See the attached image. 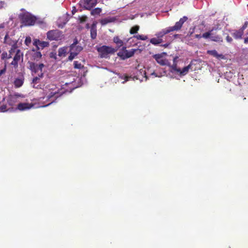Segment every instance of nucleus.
<instances>
[{
    "mask_svg": "<svg viewBox=\"0 0 248 248\" xmlns=\"http://www.w3.org/2000/svg\"><path fill=\"white\" fill-rule=\"evenodd\" d=\"M44 78V74L41 73L38 74L37 76L34 77L32 80V86L34 88L42 89L43 90V93L44 96L39 98V101L45 102L48 101L52 103L58 97V93L57 90L53 89V85H47L45 86L44 81H47L49 79L46 78Z\"/></svg>",
    "mask_w": 248,
    "mask_h": 248,
    "instance_id": "f257e3e1",
    "label": "nucleus"
},
{
    "mask_svg": "<svg viewBox=\"0 0 248 248\" xmlns=\"http://www.w3.org/2000/svg\"><path fill=\"white\" fill-rule=\"evenodd\" d=\"M187 17L186 16H184L182 18H181L179 21L176 22L174 26L172 27H169L162 29L160 31L156 32L155 35L156 36V37L162 39V37H163L165 34L169 33L171 31H177L180 30L182 25L185 23V22L187 20Z\"/></svg>",
    "mask_w": 248,
    "mask_h": 248,
    "instance_id": "f03ea898",
    "label": "nucleus"
},
{
    "mask_svg": "<svg viewBox=\"0 0 248 248\" xmlns=\"http://www.w3.org/2000/svg\"><path fill=\"white\" fill-rule=\"evenodd\" d=\"M22 23L25 26H32L36 22V17L29 12H24L20 15Z\"/></svg>",
    "mask_w": 248,
    "mask_h": 248,
    "instance_id": "7ed1b4c3",
    "label": "nucleus"
},
{
    "mask_svg": "<svg viewBox=\"0 0 248 248\" xmlns=\"http://www.w3.org/2000/svg\"><path fill=\"white\" fill-rule=\"evenodd\" d=\"M178 57H175L173 59V63L171 66V72L173 74H177L181 76H185L187 74L191 66L190 64H189L183 68L182 69H181L180 68H178L176 63V61Z\"/></svg>",
    "mask_w": 248,
    "mask_h": 248,
    "instance_id": "20e7f679",
    "label": "nucleus"
},
{
    "mask_svg": "<svg viewBox=\"0 0 248 248\" xmlns=\"http://www.w3.org/2000/svg\"><path fill=\"white\" fill-rule=\"evenodd\" d=\"M47 38L50 41H61L64 38L62 31L58 30L48 31L46 33Z\"/></svg>",
    "mask_w": 248,
    "mask_h": 248,
    "instance_id": "39448f33",
    "label": "nucleus"
},
{
    "mask_svg": "<svg viewBox=\"0 0 248 248\" xmlns=\"http://www.w3.org/2000/svg\"><path fill=\"white\" fill-rule=\"evenodd\" d=\"M217 30V28L213 27L208 31L202 34V36L205 39L209 38L211 41L214 42H222V39L220 36L216 35L214 31Z\"/></svg>",
    "mask_w": 248,
    "mask_h": 248,
    "instance_id": "423d86ee",
    "label": "nucleus"
},
{
    "mask_svg": "<svg viewBox=\"0 0 248 248\" xmlns=\"http://www.w3.org/2000/svg\"><path fill=\"white\" fill-rule=\"evenodd\" d=\"M52 103V101L49 102L46 105L39 106V105H36L35 104H34L33 103H25V102L20 103L18 104L17 108L20 111H25V110H29L31 108H40V107H46V106H49V105H50Z\"/></svg>",
    "mask_w": 248,
    "mask_h": 248,
    "instance_id": "0eeeda50",
    "label": "nucleus"
},
{
    "mask_svg": "<svg viewBox=\"0 0 248 248\" xmlns=\"http://www.w3.org/2000/svg\"><path fill=\"white\" fill-rule=\"evenodd\" d=\"M97 51L99 53L100 57L107 58L109 54H113L116 50L111 46H103L97 48Z\"/></svg>",
    "mask_w": 248,
    "mask_h": 248,
    "instance_id": "6e6552de",
    "label": "nucleus"
},
{
    "mask_svg": "<svg viewBox=\"0 0 248 248\" xmlns=\"http://www.w3.org/2000/svg\"><path fill=\"white\" fill-rule=\"evenodd\" d=\"M136 74L135 78L136 79H139L140 81H143L147 80L148 78L147 74H149L148 72H146L144 67L142 68L140 65H138Z\"/></svg>",
    "mask_w": 248,
    "mask_h": 248,
    "instance_id": "1a4fd4ad",
    "label": "nucleus"
},
{
    "mask_svg": "<svg viewBox=\"0 0 248 248\" xmlns=\"http://www.w3.org/2000/svg\"><path fill=\"white\" fill-rule=\"evenodd\" d=\"M97 4V0H80L79 2V5L87 10H90L94 7Z\"/></svg>",
    "mask_w": 248,
    "mask_h": 248,
    "instance_id": "9d476101",
    "label": "nucleus"
},
{
    "mask_svg": "<svg viewBox=\"0 0 248 248\" xmlns=\"http://www.w3.org/2000/svg\"><path fill=\"white\" fill-rule=\"evenodd\" d=\"M45 67L43 63H37L36 62H31L30 68L32 73L41 74L42 73L43 68Z\"/></svg>",
    "mask_w": 248,
    "mask_h": 248,
    "instance_id": "9b49d317",
    "label": "nucleus"
},
{
    "mask_svg": "<svg viewBox=\"0 0 248 248\" xmlns=\"http://www.w3.org/2000/svg\"><path fill=\"white\" fill-rule=\"evenodd\" d=\"M23 59V53L21 52L19 49L16 50V53L14 57L13 61L11 62V64L16 68L18 66V63Z\"/></svg>",
    "mask_w": 248,
    "mask_h": 248,
    "instance_id": "f8f14e48",
    "label": "nucleus"
},
{
    "mask_svg": "<svg viewBox=\"0 0 248 248\" xmlns=\"http://www.w3.org/2000/svg\"><path fill=\"white\" fill-rule=\"evenodd\" d=\"M71 78H72L71 80H70L68 82H65L64 83V85L70 86L69 90H66V92H68L69 93H71L74 89L78 87V86L76 82V79H78V78H75L73 76H72Z\"/></svg>",
    "mask_w": 248,
    "mask_h": 248,
    "instance_id": "ddd939ff",
    "label": "nucleus"
},
{
    "mask_svg": "<svg viewBox=\"0 0 248 248\" xmlns=\"http://www.w3.org/2000/svg\"><path fill=\"white\" fill-rule=\"evenodd\" d=\"M4 43L12 46V48L16 49V47L17 41L13 39L9 36V32H7L4 39Z\"/></svg>",
    "mask_w": 248,
    "mask_h": 248,
    "instance_id": "4468645a",
    "label": "nucleus"
},
{
    "mask_svg": "<svg viewBox=\"0 0 248 248\" xmlns=\"http://www.w3.org/2000/svg\"><path fill=\"white\" fill-rule=\"evenodd\" d=\"M154 58L156 61L157 63L162 65H165L167 64V61L164 58L163 54H155L154 56Z\"/></svg>",
    "mask_w": 248,
    "mask_h": 248,
    "instance_id": "2eb2a0df",
    "label": "nucleus"
},
{
    "mask_svg": "<svg viewBox=\"0 0 248 248\" xmlns=\"http://www.w3.org/2000/svg\"><path fill=\"white\" fill-rule=\"evenodd\" d=\"M78 44V41L77 39L74 40V43L70 46V51H75V53L78 55L82 49V47L80 46L77 45Z\"/></svg>",
    "mask_w": 248,
    "mask_h": 248,
    "instance_id": "dca6fc26",
    "label": "nucleus"
},
{
    "mask_svg": "<svg viewBox=\"0 0 248 248\" xmlns=\"http://www.w3.org/2000/svg\"><path fill=\"white\" fill-rule=\"evenodd\" d=\"M115 20V17L109 16L101 19L100 20V23L102 25H106L108 23L113 22Z\"/></svg>",
    "mask_w": 248,
    "mask_h": 248,
    "instance_id": "f3484780",
    "label": "nucleus"
},
{
    "mask_svg": "<svg viewBox=\"0 0 248 248\" xmlns=\"http://www.w3.org/2000/svg\"><path fill=\"white\" fill-rule=\"evenodd\" d=\"M23 82L24 78L23 77H20L15 79L14 81V84L16 87L19 88L23 85Z\"/></svg>",
    "mask_w": 248,
    "mask_h": 248,
    "instance_id": "a211bd4d",
    "label": "nucleus"
},
{
    "mask_svg": "<svg viewBox=\"0 0 248 248\" xmlns=\"http://www.w3.org/2000/svg\"><path fill=\"white\" fill-rule=\"evenodd\" d=\"M118 56L123 60L127 59V54L126 53V47H123L122 50L118 53Z\"/></svg>",
    "mask_w": 248,
    "mask_h": 248,
    "instance_id": "6ab92c4d",
    "label": "nucleus"
},
{
    "mask_svg": "<svg viewBox=\"0 0 248 248\" xmlns=\"http://www.w3.org/2000/svg\"><path fill=\"white\" fill-rule=\"evenodd\" d=\"M208 53L218 59H223L224 58L222 54H218L217 52L215 50H209L208 51Z\"/></svg>",
    "mask_w": 248,
    "mask_h": 248,
    "instance_id": "aec40b11",
    "label": "nucleus"
},
{
    "mask_svg": "<svg viewBox=\"0 0 248 248\" xmlns=\"http://www.w3.org/2000/svg\"><path fill=\"white\" fill-rule=\"evenodd\" d=\"M67 47H62L58 49V56L60 57H65L67 52Z\"/></svg>",
    "mask_w": 248,
    "mask_h": 248,
    "instance_id": "412c9836",
    "label": "nucleus"
},
{
    "mask_svg": "<svg viewBox=\"0 0 248 248\" xmlns=\"http://www.w3.org/2000/svg\"><path fill=\"white\" fill-rule=\"evenodd\" d=\"M243 33L244 31L241 29H239L233 33V36L236 39H240L242 38Z\"/></svg>",
    "mask_w": 248,
    "mask_h": 248,
    "instance_id": "4be33fe9",
    "label": "nucleus"
},
{
    "mask_svg": "<svg viewBox=\"0 0 248 248\" xmlns=\"http://www.w3.org/2000/svg\"><path fill=\"white\" fill-rule=\"evenodd\" d=\"M163 42V40L161 38H153L150 39V42L154 45H158L161 44Z\"/></svg>",
    "mask_w": 248,
    "mask_h": 248,
    "instance_id": "5701e85b",
    "label": "nucleus"
},
{
    "mask_svg": "<svg viewBox=\"0 0 248 248\" xmlns=\"http://www.w3.org/2000/svg\"><path fill=\"white\" fill-rule=\"evenodd\" d=\"M113 42L116 44L118 48L124 45L123 41L118 36H116L113 38Z\"/></svg>",
    "mask_w": 248,
    "mask_h": 248,
    "instance_id": "b1692460",
    "label": "nucleus"
},
{
    "mask_svg": "<svg viewBox=\"0 0 248 248\" xmlns=\"http://www.w3.org/2000/svg\"><path fill=\"white\" fill-rule=\"evenodd\" d=\"M90 31L91 38L93 39H95L97 35L96 29L95 25H93L92 26Z\"/></svg>",
    "mask_w": 248,
    "mask_h": 248,
    "instance_id": "393cba45",
    "label": "nucleus"
},
{
    "mask_svg": "<svg viewBox=\"0 0 248 248\" xmlns=\"http://www.w3.org/2000/svg\"><path fill=\"white\" fill-rule=\"evenodd\" d=\"M137 50L136 49H132L131 50H126V53L127 54V58H130L134 55L135 52Z\"/></svg>",
    "mask_w": 248,
    "mask_h": 248,
    "instance_id": "a878e982",
    "label": "nucleus"
},
{
    "mask_svg": "<svg viewBox=\"0 0 248 248\" xmlns=\"http://www.w3.org/2000/svg\"><path fill=\"white\" fill-rule=\"evenodd\" d=\"M42 54L40 51L34 52L32 55V57L34 60L38 61L42 57Z\"/></svg>",
    "mask_w": 248,
    "mask_h": 248,
    "instance_id": "bb28decb",
    "label": "nucleus"
},
{
    "mask_svg": "<svg viewBox=\"0 0 248 248\" xmlns=\"http://www.w3.org/2000/svg\"><path fill=\"white\" fill-rule=\"evenodd\" d=\"M101 9L99 8H96L91 11V14L93 16L98 15L101 12Z\"/></svg>",
    "mask_w": 248,
    "mask_h": 248,
    "instance_id": "cd10ccee",
    "label": "nucleus"
},
{
    "mask_svg": "<svg viewBox=\"0 0 248 248\" xmlns=\"http://www.w3.org/2000/svg\"><path fill=\"white\" fill-rule=\"evenodd\" d=\"M133 37L141 40H146L148 39V37L146 35L140 34L134 35Z\"/></svg>",
    "mask_w": 248,
    "mask_h": 248,
    "instance_id": "c85d7f7f",
    "label": "nucleus"
},
{
    "mask_svg": "<svg viewBox=\"0 0 248 248\" xmlns=\"http://www.w3.org/2000/svg\"><path fill=\"white\" fill-rule=\"evenodd\" d=\"M119 78L122 79H124V81L122 82L123 84H124L126 81L129 80L130 78H131V77H128L125 75H119Z\"/></svg>",
    "mask_w": 248,
    "mask_h": 248,
    "instance_id": "c756f323",
    "label": "nucleus"
},
{
    "mask_svg": "<svg viewBox=\"0 0 248 248\" xmlns=\"http://www.w3.org/2000/svg\"><path fill=\"white\" fill-rule=\"evenodd\" d=\"M139 26H135L133 27L130 31V32L131 34H134L136 33L139 30Z\"/></svg>",
    "mask_w": 248,
    "mask_h": 248,
    "instance_id": "7c9ffc66",
    "label": "nucleus"
},
{
    "mask_svg": "<svg viewBox=\"0 0 248 248\" xmlns=\"http://www.w3.org/2000/svg\"><path fill=\"white\" fill-rule=\"evenodd\" d=\"M77 55V54L76 53H75V51H70V54L68 57V60L69 61H72Z\"/></svg>",
    "mask_w": 248,
    "mask_h": 248,
    "instance_id": "2f4dec72",
    "label": "nucleus"
},
{
    "mask_svg": "<svg viewBox=\"0 0 248 248\" xmlns=\"http://www.w3.org/2000/svg\"><path fill=\"white\" fill-rule=\"evenodd\" d=\"M31 42V39L30 36L26 37L25 40V44L28 46H29Z\"/></svg>",
    "mask_w": 248,
    "mask_h": 248,
    "instance_id": "473e14b6",
    "label": "nucleus"
},
{
    "mask_svg": "<svg viewBox=\"0 0 248 248\" xmlns=\"http://www.w3.org/2000/svg\"><path fill=\"white\" fill-rule=\"evenodd\" d=\"M16 50V48L14 49V48H11V49L9 51V54L8 55L7 59H10L12 57V52H14Z\"/></svg>",
    "mask_w": 248,
    "mask_h": 248,
    "instance_id": "72a5a7b5",
    "label": "nucleus"
},
{
    "mask_svg": "<svg viewBox=\"0 0 248 248\" xmlns=\"http://www.w3.org/2000/svg\"><path fill=\"white\" fill-rule=\"evenodd\" d=\"M7 6L6 3L3 1H0V9L4 8Z\"/></svg>",
    "mask_w": 248,
    "mask_h": 248,
    "instance_id": "f704fd0d",
    "label": "nucleus"
},
{
    "mask_svg": "<svg viewBox=\"0 0 248 248\" xmlns=\"http://www.w3.org/2000/svg\"><path fill=\"white\" fill-rule=\"evenodd\" d=\"M74 67L76 68H80L81 67V64L78 63L77 61L74 62Z\"/></svg>",
    "mask_w": 248,
    "mask_h": 248,
    "instance_id": "c9c22d12",
    "label": "nucleus"
},
{
    "mask_svg": "<svg viewBox=\"0 0 248 248\" xmlns=\"http://www.w3.org/2000/svg\"><path fill=\"white\" fill-rule=\"evenodd\" d=\"M41 43V41L39 40L35 39L34 40L33 44V45L36 46L37 47H38V46H39L40 44Z\"/></svg>",
    "mask_w": 248,
    "mask_h": 248,
    "instance_id": "e433bc0d",
    "label": "nucleus"
},
{
    "mask_svg": "<svg viewBox=\"0 0 248 248\" xmlns=\"http://www.w3.org/2000/svg\"><path fill=\"white\" fill-rule=\"evenodd\" d=\"M48 45V43H47L46 42H44V41L41 42V41L39 46H42V47H45L46 46H47Z\"/></svg>",
    "mask_w": 248,
    "mask_h": 248,
    "instance_id": "4c0bfd02",
    "label": "nucleus"
},
{
    "mask_svg": "<svg viewBox=\"0 0 248 248\" xmlns=\"http://www.w3.org/2000/svg\"><path fill=\"white\" fill-rule=\"evenodd\" d=\"M1 59L2 60H4L5 59H7V56H8V54L6 52H3L2 54H1Z\"/></svg>",
    "mask_w": 248,
    "mask_h": 248,
    "instance_id": "58836bf2",
    "label": "nucleus"
},
{
    "mask_svg": "<svg viewBox=\"0 0 248 248\" xmlns=\"http://www.w3.org/2000/svg\"><path fill=\"white\" fill-rule=\"evenodd\" d=\"M6 111V106L2 105L0 107V112H5Z\"/></svg>",
    "mask_w": 248,
    "mask_h": 248,
    "instance_id": "ea45409f",
    "label": "nucleus"
},
{
    "mask_svg": "<svg viewBox=\"0 0 248 248\" xmlns=\"http://www.w3.org/2000/svg\"><path fill=\"white\" fill-rule=\"evenodd\" d=\"M6 64H5L4 65V67L3 68V69H1L0 70V77L4 73H5V71H6Z\"/></svg>",
    "mask_w": 248,
    "mask_h": 248,
    "instance_id": "a19ab883",
    "label": "nucleus"
},
{
    "mask_svg": "<svg viewBox=\"0 0 248 248\" xmlns=\"http://www.w3.org/2000/svg\"><path fill=\"white\" fill-rule=\"evenodd\" d=\"M248 24V22H246L245 23L244 25L242 26V27L240 29L244 31V30L247 27Z\"/></svg>",
    "mask_w": 248,
    "mask_h": 248,
    "instance_id": "79ce46f5",
    "label": "nucleus"
},
{
    "mask_svg": "<svg viewBox=\"0 0 248 248\" xmlns=\"http://www.w3.org/2000/svg\"><path fill=\"white\" fill-rule=\"evenodd\" d=\"M226 40L228 42H231L232 41V38L229 36H227L226 37Z\"/></svg>",
    "mask_w": 248,
    "mask_h": 248,
    "instance_id": "37998d69",
    "label": "nucleus"
},
{
    "mask_svg": "<svg viewBox=\"0 0 248 248\" xmlns=\"http://www.w3.org/2000/svg\"><path fill=\"white\" fill-rule=\"evenodd\" d=\"M150 75L151 76H154L155 77H159V76H158L155 72H152L150 74Z\"/></svg>",
    "mask_w": 248,
    "mask_h": 248,
    "instance_id": "c03bdc74",
    "label": "nucleus"
},
{
    "mask_svg": "<svg viewBox=\"0 0 248 248\" xmlns=\"http://www.w3.org/2000/svg\"><path fill=\"white\" fill-rule=\"evenodd\" d=\"M5 23H2V24H0V30L1 29H3L5 27Z\"/></svg>",
    "mask_w": 248,
    "mask_h": 248,
    "instance_id": "a18cd8bd",
    "label": "nucleus"
},
{
    "mask_svg": "<svg viewBox=\"0 0 248 248\" xmlns=\"http://www.w3.org/2000/svg\"><path fill=\"white\" fill-rule=\"evenodd\" d=\"M195 37L196 38H201L202 36L201 34H196Z\"/></svg>",
    "mask_w": 248,
    "mask_h": 248,
    "instance_id": "49530a36",
    "label": "nucleus"
},
{
    "mask_svg": "<svg viewBox=\"0 0 248 248\" xmlns=\"http://www.w3.org/2000/svg\"><path fill=\"white\" fill-rule=\"evenodd\" d=\"M50 57L51 58H54V59H56V54L55 53V54H53V53H51V55H50Z\"/></svg>",
    "mask_w": 248,
    "mask_h": 248,
    "instance_id": "de8ad7c7",
    "label": "nucleus"
},
{
    "mask_svg": "<svg viewBox=\"0 0 248 248\" xmlns=\"http://www.w3.org/2000/svg\"><path fill=\"white\" fill-rule=\"evenodd\" d=\"M244 43L245 44H248V37L245 39L244 40Z\"/></svg>",
    "mask_w": 248,
    "mask_h": 248,
    "instance_id": "09e8293b",
    "label": "nucleus"
},
{
    "mask_svg": "<svg viewBox=\"0 0 248 248\" xmlns=\"http://www.w3.org/2000/svg\"><path fill=\"white\" fill-rule=\"evenodd\" d=\"M168 46H169L168 44H165L162 45V46L165 47H167Z\"/></svg>",
    "mask_w": 248,
    "mask_h": 248,
    "instance_id": "8fccbe9b",
    "label": "nucleus"
}]
</instances>
